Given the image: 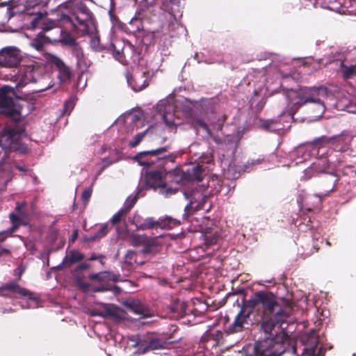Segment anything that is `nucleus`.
I'll return each mask as SVG.
<instances>
[{
  "label": "nucleus",
  "mask_w": 356,
  "mask_h": 356,
  "mask_svg": "<svg viewBox=\"0 0 356 356\" xmlns=\"http://www.w3.org/2000/svg\"><path fill=\"white\" fill-rule=\"evenodd\" d=\"M44 67L34 60H29L19 67L17 72V86L22 87L29 83L38 82L40 79H49L48 74H44Z\"/></svg>",
  "instance_id": "9b49d317"
},
{
  "label": "nucleus",
  "mask_w": 356,
  "mask_h": 356,
  "mask_svg": "<svg viewBox=\"0 0 356 356\" xmlns=\"http://www.w3.org/2000/svg\"><path fill=\"white\" fill-rule=\"evenodd\" d=\"M218 335H220V336L222 335V333H221V332H220V331H218V335H217V337H218Z\"/></svg>",
  "instance_id": "13d9d810"
},
{
  "label": "nucleus",
  "mask_w": 356,
  "mask_h": 356,
  "mask_svg": "<svg viewBox=\"0 0 356 356\" xmlns=\"http://www.w3.org/2000/svg\"><path fill=\"white\" fill-rule=\"evenodd\" d=\"M125 305L127 307L130 312L136 314L143 315L144 317L150 316L147 311L145 309V307L139 300H132L127 301L125 303Z\"/></svg>",
  "instance_id": "412c9836"
},
{
  "label": "nucleus",
  "mask_w": 356,
  "mask_h": 356,
  "mask_svg": "<svg viewBox=\"0 0 356 356\" xmlns=\"http://www.w3.org/2000/svg\"><path fill=\"white\" fill-rule=\"evenodd\" d=\"M19 100L15 97L13 88L4 86L0 88V112L10 117L14 121L22 120L24 114Z\"/></svg>",
  "instance_id": "0eeeda50"
},
{
  "label": "nucleus",
  "mask_w": 356,
  "mask_h": 356,
  "mask_svg": "<svg viewBox=\"0 0 356 356\" xmlns=\"http://www.w3.org/2000/svg\"><path fill=\"white\" fill-rule=\"evenodd\" d=\"M108 233V225H102L99 231L92 236L88 238V241H95L97 238H101L105 236Z\"/></svg>",
  "instance_id": "473e14b6"
},
{
  "label": "nucleus",
  "mask_w": 356,
  "mask_h": 356,
  "mask_svg": "<svg viewBox=\"0 0 356 356\" xmlns=\"http://www.w3.org/2000/svg\"><path fill=\"white\" fill-rule=\"evenodd\" d=\"M139 117L133 113H128L121 115L116 121V124L123 126L127 132H132L135 128L138 129L140 124Z\"/></svg>",
  "instance_id": "dca6fc26"
},
{
  "label": "nucleus",
  "mask_w": 356,
  "mask_h": 356,
  "mask_svg": "<svg viewBox=\"0 0 356 356\" xmlns=\"http://www.w3.org/2000/svg\"><path fill=\"white\" fill-rule=\"evenodd\" d=\"M321 6L323 8H327L342 14V0H323L321 3Z\"/></svg>",
  "instance_id": "393cba45"
},
{
  "label": "nucleus",
  "mask_w": 356,
  "mask_h": 356,
  "mask_svg": "<svg viewBox=\"0 0 356 356\" xmlns=\"http://www.w3.org/2000/svg\"><path fill=\"white\" fill-rule=\"evenodd\" d=\"M1 234L0 235V237H1ZM3 238H0V241H3Z\"/></svg>",
  "instance_id": "052dcab7"
},
{
  "label": "nucleus",
  "mask_w": 356,
  "mask_h": 356,
  "mask_svg": "<svg viewBox=\"0 0 356 356\" xmlns=\"http://www.w3.org/2000/svg\"><path fill=\"white\" fill-rule=\"evenodd\" d=\"M167 147L138 153L134 158L138 164L147 168L145 181L148 186L159 188L160 193L165 196L175 193L176 190L167 188L165 182L166 170L164 169L167 162H172L171 156H163L166 152Z\"/></svg>",
  "instance_id": "7ed1b4c3"
},
{
  "label": "nucleus",
  "mask_w": 356,
  "mask_h": 356,
  "mask_svg": "<svg viewBox=\"0 0 356 356\" xmlns=\"http://www.w3.org/2000/svg\"><path fill=\"white\" fill-rule=\"evenodd\" d=\"M203 170L200 165L193 166L184 171L181 175V179L176 180V182L183 181L184 179L188 181H200L202 179Z\"/></svg>",
  "instance_id": "6ab92c4d"
},
{
  "label": "nucleus",
  "mask_w": 356,
  "mask_h": 356,
  "mask_svg": "<svg viewBox=\"0 0 356 356\" xmlns=\"http://www.w3.org/2000/svg\"><path fill=\"white\" fill-rule=\"evenodd\" d=\"M195 126L197 129L202 128L203 130H204L206 131L207 134H210L209 129L207 124L203 120H198L196 122Z\"/></svg>",
  "instance_id": "4c0bfd02"
},
{
  "label": "nucleus",
  "mask_w": 356,
  "mask_h": 356,
  "mask_svg": "<svg viewBox=\"0 0 356 356\" xmlns=\"http://www.w3.org/2000/svg\"><path fill=\"white\" fill-rule=\"evenodd\" d=\"M17 168L20 170V171H24L25 169L22 167H19V166H17Z\"/></svg>",
  "instance_id": "6e6d98bb"
},
{
  "label": "nucleus",
  "mask_w": 356,
  "mask_h": 356,
  "mask_svg": "<svg viewBox=\"0 0 356 356\" xmlns=\"http://www.w3.org/2000/svg\"><path fill=\"white\" fill-rule=\"evenodd\" d=\"M160 227V220H156L153 218H147L144 221L138 225V229L145 230L148 229H152L154 227Z\"/></svg>",
  "instance_id": "c85d7f7f"
},
{
  "label": "nucleus",
  "mask_w": 356,
  "mask_h": 356,
  "mask_svg": "<svg viewBox=\"0 0 356 356\" xmlns=\"http://www.w3.org/2000/svg\"><path fill=\"white\" fill-rule=\"evenodd\" d=\"M351 112H352V113H356V111H351Z\"/></svg>",
  "instance_id": "e2e57ef3"
},
{
  "label": "nucleus",
  "mask_w": 356,
  "mask_h": 356,
  "mask_svg": "<svg viewBox=\"0 0 356 356\" xmlns=\"http://www.w3.org/2000/svg\"><path fill=\"white\" fill-rule=\"evenodd\" d=\"M166 343L154 334L138 337L133 345L136 348V353L145 354L147 352L160 350L165 348Z\"/></svg>",
  "instance_id": "f8f14e48"
},
{
  "label": "nucleus",
  "mask_w": 356,
  "mask_h": 356,
  "mask_svg": "<svg viewBox=\"0 0 356 356\" xmlns=\"http://www.w3.org/2000/svg\"><path fill=\"white\" fill-rule=\"evenodd\" d=\"M132 254H134V252H131V251L128 252V253H127V257H131V256Z\"/></svg>",
  "instance_id": "864d4df0"
},
{
  "label": "nucleus",
  "mask_w": 356,
  "mask_h": 356,
  "mask_svg": "<svg viewBox=\"0 0 356 356\" xmlns=\"http://www.w3.org/2000/svg\"><path fill=\"white\" fill-rule=\"evenodd\" d=\"M22 60L21 50L15 46H7L0 49V67H17Z\"/></svg>",
  "instance_id": "ddd939ff"
},
{
  "label": "nucleus",
  "mask_w": 356,
  "mask_h": 356,
  "mask_svg": "<svg viewBox=\"0 0 356 356\" xmlns=\"http://www.w3.org/2000/svg\"><path fill=\"white\" fill-rule=\"evenodd\" d=\"M298 346H296V347H294V348H293V352H294L295 353H297V352H298Z\"/></svg>",
  "instance_id": "5fc2aeb1"
},
{
  "label": "nucleus",
  "mask_w": 356,
  "mask_h": 356,
  "mask_svg": "<svg viewBox=\"0 0 356 356\" xmlns=\"http://www.w3.org/2000/svg\"><path fill=\"white\" fill-rule=\"evenodd\" d=\"M59 22L65 29L71 30L74 34L79 36H88L90 39V47L94 51L102 50L95 19L86 6L81 4L80 6L68 4V6L62 10Z\"/></svg>",
  "instance_id": "f03ea898"
},
{
  "label": "nucleus",
  "mask_w": 356,
  "mask_h": 356,
  "mask_svg": "<svg viewBox=\"0 0 356 356\" xmlns=\"http://www.w3.org/2000/svg\"><path fill=\"white\" fill-rule=\"evenodd\" d=\"M261 314V327L266 334H270L277 324H282L290 316L293 308L289 302L284 306L275 301L271 293L258 291L247 301L246 305L241 309L234 317V321L229 325L226 330L228 333H237L248 328L250 325V314L253 311Z\"/></svg>",
  "instance_id": "f257e3e1"
},
{
  "label": "nucleus",
  "mask_w": 356,
  "mask_h": 356,
  "mask_svg": "<svg viewBox=\"0 0 356 356\" xmlns=\"http://www.w3.org/2000/svg\"><path fill=\"white\" fill-rule=\"evenodd\" d=\"M341 70L343 78L346 79L356 77V64L346 66L343 63H341Z\"/></svg>",
  "instance_id": "cd10ccee"
},
{
  "label": "nucleus",
  "mask_w": 356,
  "mask_h": 356,
  "mask_svg": "<svg viewBox=\"0 0 356 356\" xmlns=\"http://www.w3.org/2000/svg\"><path fill=\"white\" fill-rule=\"evenodd\" d=\"M165 2H173L175 0H164Z\"/></svg>",
  "instance_id": "4d7b16f0"
},
{
  "label": "nucleus",
  "mask_w": 356,
  "mask_h": 356,
  "mask_svg": "<svg viewBox=\"0 0 356 356\" xmlns=\"http://www.w3.org/2000/svg\"><path fill=\"white\" fill-rule=\"evenodd\" d=\"M68 4L77 6L72 1H66L59 6L58 9L56 11L57 17L54 19H49L44 17H40L35 18L32 24L34 28H40L42 31H51V33L47 35V38L50 42H61L63 44L76 47L77 43L74 38L69 33V31L74 33L71 30L65 29L60 23L59 19L61 16V12L65 9Z\"/></svg>",
  "instance_id": "39448f33"
},
{
  "label": "nucleus",
  "mask_w": 356,
  "mask_h": 356,
  "mask_svg": "<svg viewBox=\"0 0 356 356\" xmlns=\"http://www.w3.org/2000/svg\"><path fill=\"white\" fill-rule=\"evenodd\" d=\"M222 238L221 234L218 233V229L212 232H207L204 236L205 245L208 248L217 242Z\"/></svg>",
  "instance_id": "a878e982"
},
{
  "label": "nucleus",
  "mask_w": 356,
  "mask_h": 356,
  "mask_svg": "<svg viewBox=\"0 0 356 356\" xmlns=\"http://www.w3.org/2000/svg\"><path fill=\"white\" fill-rule=\"evenodd\" d=\"M59 87H60V85L54 86V85L49 84L46 88L40 89V90L43 91V90H46L49 88H54V91H56L59 88Z\"/></svg>",
  "instance_id": "c03bdc74"
},
{
  "label": "nucleus",
  "mask_w": 356,
  "mask_h": 356,
  "mask_svg": "<svg viewBox=\"0 0 356 356\" xmlns=\"http://www.w3.org/2000/svg\"><path fill=\"white\" fill-rule=\"evenodd\" d=\"M84 259V255L78 250H71L63 260V264L66 267H70L73 264L81 261Z\"/></svg>",
  "instance_id": "b1692460"
},
{
  "label": "nucleus",
  "mask_w": 356,
  "mask_h": 356,
  "mask_svg": "<svg viewBox=\"0 0 356 356\" xmlns=\"http://www.w3.org/2000/svg\"><path fill=\"white\" fill-rule=\"evenodd\" d=\"M261 162V159H257V160L252 161L251 163H249V164L254 165L260 163Z\"/></svg>",
  "instance_id": "49530a36"
},
{
  "label": "nucleus",
  "mask_w": 356,
  "mask_h": 356,
  "mask_svg": "<svg viewBox=\"0 0 356 356\" xmlns=\"http://www.w3.org/2000/svg\"><path fill=\"white\" fill-rule=\"evenodd\" d=\"M197 146V144L196 143H194V144H192L191 146H190V151L191 152H193L195 147Z\"/></svg>",
  "instance_id": "09e8293b"
},
{
  "label": "nucleus",
  "mask_w": 356,
  "mask_h": 356,
  "mask_svg": "<svg viewBox=\"0 0 356 356\" xmlns=\"http://www.w3.org/2000/svg\"><path fill=\"white\" fill-rule=\"evenodd\" d=\"M0 292L3 296L10 298L28 297L32 299L31 293L25 289L21 288L16 282H11L0 288Z\"/></svg>",
  "instance_id": "2eb2a0df"
},
{
  "label": "nucleus",
  "mask_w": 356,
  "mask_h": 356,
  "mask_svg": "<svg viewBox=\"0 0 356 356\" xmlns=\"http://www.w3.org/2000/svg\"><path fill=\"white\" fill-rule=\"evenodd\" d=\"M89 264H86V263H83V264H79L77 267H76V270L77 271H81V270H86L87 268H89Z\"/></svg>",
  "instance_id": "37998d69"
},
{
  "label": "nucleus",
  "mask_w": 356,
  "mask_h": 356,
  "mask_svg": "<svg viewBox=\"0 0 356 356\" xmlns=\"http://www.w3.org/2000/svg\"><path fill=\"white\" fill-rule=\"evenodd\" d=\"M114 56L118 59L120 63H123V60L121 59V53L119 50H116L114 53Z\"/></svg>",
  "instance_id": "a18cd8bd"
},
{
  "label": "nucleus",
  "mask_w": 356,
  "mask_h": 356,
  "mask_svg": "<svg viewBox=\"0 0 356 356\" xmlns=\"http://www.w3.org/2000/svg\"><path fill=\"white\" fill-rule=\"evenodd\" d=\"M91 195V192L90 191H85L82 194V198L84 202H87Z\"/></svg>",
  "instance_id": "79ce46f5"
},
{
  "label": "nucleus",
  "mask_w": 356,
  "mask_h": 356,
  "mask_svg": "<svg viewBox=\"0 0 356 356\" xmlns=\"http://www.w3.org/2000/svg\"><path fill=\"white\" fill-rule=\"evenodd\" d=\"M284 95L289 105L297 109L299 106L313 103L316 106V117H321L325 111L326 101L333 97L325 87L301 88L298 90L287 89Z\"/></svg>",
  "instance_id": "20e7f679"
},
{
  "label": "nucleus",
  "mask_w": 356,
  "mask_h": 356,
  "mask_svg": "<svg viewBox=\"0 0 356 356\" xmlns=\"http://www.w3.org/2000/svg\"><path fill=\"white\" fill-rule=\"evenodd\" d=\"M98 259V257H97V256H96L95 254H92V255L90 257L89 260H90V261H93V260H96V259Z\"/></svg>",
  "instance_id": "8fccbe9b"
},
{
  "label": "nucleus",
  "mask_w": 356,
  "mask_h": 356,
  "mask_svg": "<svg viewBox=\"0 0 356 356\" xmlns=\"http://www.w3.org/2000/svg\"><path fill=\"white\" fill-rule=\"evenodd\" d=\"M76 56H77V57L79 58V57H82L83 56V53H82V51L80 49H76Z\"/></svg>",
  "instance_id": "de8ad7c7"
},
{
  "label": "nucleus",
  "mask_w": 356,
  "mask_h": 356,
  "mask_svg": "<svg viewBox=\"0 0 356 356\" xmlns=\"http://www.w3.org/2000/svg\"><path fill=\"white\" fill-rule=\"evenodd\" d=\"M127 215V212L122 208L118 211L111 219L112 224L115 225L118 223L123 217Z\"/></svg>",
  "instance_id": "c9c22d12"
},
{
  "label": "nucleus",
  "mask_w": 356,
  "mask_h": 356,
  "mask_svg": "<svg viewBox=\"0 0 356 356\" xmlns=\"http://www.w3.org/2000/svg\"><path fill=\"white\" fill-rule=\"evenodd\" d=\"M326 243H327L328 245H330L329 241H327V242H326Z\"/></svg>",
  "instance_id": "680f3d73"
},
{
  "label": "nucleus",
  "mask_w": 356,
  "mask_h": 356,
  "mask_svg": "<svg viewBox=\"0 0 356 356\" xmlns=\"http://www.w3.org/2000/svg\"><path fill=\"white\" fill-rule=\"evenodd\" d=\"M74 106V103L72 100L67 101L64 105V113L65 114H70L72 110L73 109Z\"/></svg>",
  "instance_id": "e433bc0d"
},
{
  "label": "nucleus",
  "mask_w": 356,
  "mask_h": 356,
  "mask_svg": "<svg viewBox=\"0 0 356 356\" xmlns=\"http://www.w3.org/2000/svg\"><path fill=\"white\" fill-rule=\"evenodd\" d=\"M75 238H76V234L73 236L72 241H74L75 240Z\"/></svg>",
  "instance_id": "bf43d9fd"
},
{
  "label": "nucleus",
  "mask_w": 356,
  "mask_h": 356,
  "mask_svg": "<svg viewBox=\"0 0 356 356\" xmlns=\"http://www.w3.org/2000/svg\"><path fill=\"white\" fill-rule=\"evenodd\" d=\"M93 291L95 292L111 291H113L115 294H118L120 293V289L117 286H101L95 287Z\"/></svg>",
  "instance_id": "2f4dec72"
},
{
  "label": "nucleus",
  "mask_w": 356,
  "mask_h": 356,
  "mask_svg": "<svg viewBox=\"0 0 356 356\" xmlns=\"http://www.w3.org/2000/svg\"><path fill=\"white\" fill-rule=\"evenodd\" d=\"M343 175L354 177L356 175V169L355 166H348L343 170Z\"/></svg>",
  "instance_id": "58836bf2"
},
{
  "label": "nucleus",
  "mask_w": 356,
  "mask_h": 356,
  "mask_svg": "<svg viewBox=\"0 0 356 356\" xmlns=\"http://www.w3.org/2000/svg\"><path fill=\"white\" fill-rule=\"evenodd\" d=\"M101 264H103V261L104 259V257L102 256V255H100V256H98V259H97Z\"/></svg>",
  "instance_id": "3c124183"
},
{
  "label": "nucleus",
  "mask_w": 356,
  "mask_h": 356,
  "mask_svg": "<svg viewBox=\"0 0 356 356\" xmlns=\"http://www.w3.org/2000/svg\"><path fill=\"white\" fill-rule=\"evenodd\" d=\"M261 127L270 131H277L282 129L281 124L273 120H265L261 123Z\"/></svg>",
  "instance_id": "7c9ffc66"
},
{
  "label": "nucleus",
  "mask_w": 356,
  "mask_h": 356,
  "mask_svg": "<svg viewBox=\"0 0 356 356\" xmlns=\"http://www.w3.org/2000/svg\"><path fill=\"white\" fill-rule=\"evenodd\" d=\"M44 33H39L37 36L30 42V46L38 51H40L47 42H49L47 35L51 33V31H44Z\"/></svg>",
  "instance_id": "4be33fe9"
},
{
  "label": "nucleus",
  "mask_w": 356,
  "mask_h": 356,
  "mask_svg": "<svg viewBox=\"0 0 356 356\" xmlns=\"http://www.w3.org/2000/svg\"><path fill=\"white\" fill-rule=\"evenodd\" d=\"M179 221L171 217L160 219V227L162 229H172L179 224Z\"/></svg>",
  "instance_id": "c756f323"
},
{
  "label": "nucleus",
  "mask_w": 356,
  "mask_h": 356,
  "mask_svg": "<svg viewBox=\"0 0 356 356\" xmlns=\"http://www.w3.org/2000/svg\"><path fill=\"white\" fill-rule=\"evenodd\" d=\"M326 138H316L313 141L300 145L291 153V158L295 164L302 163L312 156L323 158L327 155L323 149L322 143H326Z\"/></svg>",
  "instance_id": "9d476101"
},
{
  "label": "nucleus",
  "mask_w": 356,
  "mask_h": 356,
  "mask_svg": "<svg viewBox=\"0 0 356 356\" xmlns=\"http://www.w3.org/2000/svg\"><path fill=\"white\" fill-rule=\"evenodd\" d=\"M197 195H198V197L197 198L201 197L203 201H204V200L207 198L206 195L202 196V195H200L199 193Z\"/></svg>",
  "instance_id": "603ef678"
},
{
  "label": "nucleus",
  "mask_w": 356,
  "mask_h": 356,
  "mask_svg": "<svg viewBox=\"0 0 356 356\" xmlns=\"http://www.w3.org/2000/svg\"><path fill=\"white\" fill-rule=\"evenodd\" d=\"M321 173L328 174L330 182L329 190L323 195L325 196L334 190L336 184L339 180V175L335 170V161L331 156L329 159H327L326 156L318 158L316 161L313 162L309 167L304 170L300 179L307 181Z\"/></svg>",
  "instance_id": "423d86ee"
},
{
  "label": "nucleus",
  "mask_w": 356,
  "mask_h": 356,
  "mask_svg": "<svg viewBox=\"0 0 356 356\" xmlns=\"http://www.w3.org/2000/svg\"><path fill=\"white\" fill-rule=\"evenodd\" d=\"M106 160H107L106 159H104V163H105V165H104L101 168V170L97 172V174L96 175V176H95V179H96L98 177V176L102 173V172L104 170V169L106 166H108V165H110V164H111V163H114V162H115V161H117L116 159H115V160H113V161H110V162H108V163H106Z\"/></svg>",
  "instance_id": "ea45409f"
},
{
  "label": "nucleus",
  "mask_w": 356,
  "mask_h": 356,
  "mask_svg": "<svg viewBox=\"0 0 356 356\" xmlns=\"http://www.w3.org/2000/svg\"><path fill=\"white\" fill-rule=\"evenodd\" d=\"M136 200L137 195H135L134 197L129 196L127 197L124 202V207H122V209L125 210V212H127V213H128L131 209L134 207Z\"/></svg>",
  "instance_id": "72a5a7b5"
},
{
  "label": "nucleus",
  "mask_w": 356,
  "mask_h": 356,
  "mask_svg": "<svg viewBox=\"0 0 356 356\" xmlns=\"http://www.w3.org/2000/svg\"><path fill=\"white\" fill-rule=\"evenodd\" d=\"M320 138H326V143H322L323 149L327 152L325 156L329 159L331 156L335 161V165L342 162L341 154L349 149L351 137L348 134H341L338 136H323Z\"/></svg>",
  "instance_id": "1a4fd4ad"
},
{
  "label": "nucleus",
  "mask_w": 356,
  "mask_h": 356,
  "mask_svg": "<svg viewBox=\"0 0 356 356\" xmlns=\"http://www.w3.org/2000/svg\"><path fill=\"white\" fill-rule=\"evenodd\" d=\"M147 131H148V129H146L145 131H144L143 132H140V133H138V134H136L134 136V139L132 140L129 141V145L131 147H134L136 145H138L140 143L142 139L144 138V136H145V134L147 133Z\"/></svg>",
  "instance_id": "f704fd0d"
},
{
  "label": "nucleus",
  "mask_w": 356,
  "mask_h": 356,
  "mask_svg": "<svg viewBox=\"0 0 356 356\" xmlns=\"http://www.w3.org/2000/svg\"><path fill=\"white\" fill-rule=\"evenodd\" d=\"M140 1L139 8L137 10L135 16L131 19L130 24L134 25L137 31L143 29L141 20L147 16L148 13L152 12V6L154 0H136Z\"/></svg>",
  "instance_id": "4468645a"
},
{
  "label": "nucleus",
  "mask_w": 356,
  "mask_h": 356,
  "mask_svg": "<svg viewBox=\"0 0 356 356\" xmlns=\"http://www.w3.org/2000/svg\"><path fill=\"white\" fill-rule=\"evenodd\" d=\"M90 280H97L99 282H107L112 281L117 282L119 281V276L108 271L92 273L89 275Z\"/></svg>",
  "instance_id": "aec40b11"
},
{
  "label": "nucleus",
  "mask_w": 356,
  "mask_h": 356,
  "mask_svg": "<svg viewBox=\"0 0 356 356\" xmlns=\"http://www.w3.org/2000/svg\"><path fill=\"white\" fill-rule=\"evenodd\" d=\"M180 105L179 101L172 95L157 104L156 112L162 117L166 126L172 127L181 123L180 119L183 117L184 112L179 109Z\"/></svg>",
  "instance_id": "6e6552de"
},
{
  "label": "nucleus",
  "mask_w": 356,
  "mask_h": 356,
  "mask_svg": "<svg viewBox=\"0 0 356 356\" xmlns=\"http://www.w3.org/2000/svg\"><path fill=\"white\" fill-rule=\"evenodd\" d=\"M193 200H191V202L185 207V213L184 214L185 218H187L190 214V211L193 208Z\"/></svg>",
  "instance_id": "a19ab883"
},
{
  "label": "nucleus",
  "mask_w": 356,
  "mask_h": 356,
  "mask_svg": "<svg viewBox=\"0 0 356 356\" xmlns=\"http://www.w3.org/2000/svg\"><path fill=\"white\" fill-rule=\"evenodd\" d=\"M342 14L356 15V0H342Z\"/></svg>",
  "instance_id": "bb28decb"
},
{
  "label": "nucleus",
  "mask_w": 356,
  "mask_h": 356,
  "mask_svg": "<svg viewBox=\"0 0 356 356\" xmlns=\"http://www.w3.org/2000/svg\"><path fill=\"white\" fill-rule=\"evenodd\" d=\"M25 202L19 203L16 206L17 214L10 213V218L13 225L20 223L27 216V213L24 210Z\"/></svg>",
  "instance_id": "5701e85b"
},
{
  "label": "nucleus",
  "mask_w": 356,
  "mask_h": 356,
  "mask_svg": "<svg viewBox=\"0 0 356 356\" xmlns=\"http://www.w3.org/2000/svg\"><path fill=\"white\" fill-rule=\"evenodd\" d=\"M47 60L52 67H55L58 70V79L60 80V83L65 82L70 78V73L68 67L59 58L54 55H48Z\"/></svg>",
  "instance_id": "f3484780"
},
{
  "label": "nucleus",
  "mask_w": 356,
  "mask_h": 356,
  "mask_svg": "<svg viewBox=\"0 0 356 356\" xmlns=\"http://www.w3.org/2000/svg\"><path fill=\"white\" fill-rule=\"evenodd\" d=\"M145 74V72H136L131 77L127 76V83L134 91L139 92L148 85Z\"/></svg>",
  "instance_id": "a211bd4d"
}]
</instances>
